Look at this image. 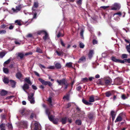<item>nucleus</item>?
Masks as SVG:
<instances>
[{"label":"nucleus","mask_w":130,"mask_h":130,"mask_svg":"<svg viewBox=\"0 0 130 130\" xmlns=\"http://www.w3.org/2000/svg\"><path fill=\"white\" fill-rule=\"evenodd\" d=\"M120 8L121 5L120 4L115 3L111 6V9L112 10H118Z\"/></svg>","instance_id":"nucleus-1"},{"label":"nucleus","mask_w":130,"mask_h":130,"mask_svg":"<svg viewBox=\"0 0 130 130\" xmlns=\"http://www.w3.org/2000/svg\"><path fill=\"white\" fill-rule=\"evenodd\" d=\"M39 80L43 85H48L49 86H51L52 85V84L50 82L45 81L41 78H39Z\"/></svg>","instance_id":"nucleus-2"},{"label":"nucleus","mask_w":130,"mask_h":130,"mask_svg":"<svg viewBox=\"0 0 130 130\" xmlns=\"http://www.w3.org/2000/svg\"><path fill=\"white\" fill-rule=\"evenodd\" d=\"M104 85H110L111 84L113 85V84H112V80L109 78H108L105 79H104Z\"/></svg>","instance_id":"nucleus-3"},{"label":"nucleus","mask_w":130,"mask_h":130,"mask_svg":"<svg viewBox=\"0 0 130 130\" xmlns=\"http://www.w3.org/2000/svg\"><path fill=\"white\" fill-rule=\"evenodd\" d=\"M122 83V80L119 78H116L114 80V84L116 85H120Z\"/></svg>","instance_id":"nucleus-4"},{"label":"nucleus","mask_w":130,"mask_h":130,"mask_svg":"<svg viewBox=\"0 0 130 130\" xmlns=\"http://www.w3.org/2000/svg\"><path fill=\"white\" fill-rule=\"evenodd\" d=\"M57 82L58 83L59 85H64L67 82L66 80L63 78L60 80L57 79Z\"/></svg>","instance_id":"nucleus-5"},{"label":"nucleus","mask_w":130,"mask_h":130,"mask_svg":"<svg viewBox=\"0 0 130 130\" xmlns=\"http://www.w3.org/2000/svg\"><path fill=\"white\" fill-rule=\"evenodd\" d=\"M21 9V7L20 5H19L16 7V9L13 8L12 9V10L14 12L17 13L19 11H20Z\"/></svg>","instance_id":"nucleus-6"},{"label":"nucleus","mask_w":130,"mask_h":130,"mask_svg":"<svg viewBox=\"0 0 130 130\" xmlns=\"http://www.w3.org/2000/svg\"><path fill=\"white\" fill-rule=\"evenodd\" d=\"M40 126L38 123L36 122L34 124L33 130H39Z\"/></svg>","instance_id":"nucleus-7"},{"label":"nucleus","mask_w":130,"mask_h":130,"mask_svg":"<svg viewBox=\"0 0 130 130\" xmlns=\"http://www.w3.org/2000/svg\"><path fill=\"white\" fill-rule=\"evenodd\" d=\"M23 90L26 93H27V92L26 90L28 89L29 88V86L28 84H27L25 83L23 85L22 87Z\"/></svg>","instance_id":"nucleus-8"},{"label":"nucleus","mask_w":130,"mask_h":130,"mask_svg":"<svg viewBox=\"0 0 130 130\" xmlns=\"http://www.w3.org/2000/svg\"><path fill=\"white\" fill-rule=\"evenodd\" d=\"M113 91H109L106 92L105 93V94L106 97H108L113 94Z\"/></svg>","instance_id":"nucleus-9"},{"label":"nucleus","mask_w":130,"mask_h":130,"mask_svg":"<svg viewBox=\"0 0 130 130\" xmlns=\"http://www.w3.org/2000/svg\"><path fill=\"white\" fill-rule=\"evenodd\" d=\"M112 60L113 61L115 62L122 63V60L117 59L115 57H112Z\"/></svg>","instance_id":"nucleus-10"},{"label":"nucleus","mask_w":130,"mask_h":130,"mask_svg":"<svg viewBox=\"0 0 130 130\" xmlns=\"http://www.w3.org/2000/svg\"><path fill=\"white\" fill-rule=\"evenodd\" d=\"M86 60V58L85 57L83 56L80 58L78 61V63H80L82 62H85Z\"/></svg>","instance_id":"nucleus-11"},{"label":"nucleus","mask_w":130,"mask_h":130,"mask_svg":"<svg viewBox=\"0 0 130 130\" xmlns=\"http://www.w3.org/2000/svg\"><path fill=\"white\" fill-rule=\"evenodd\" d=\"M110 113L111 116L112 121H113L115 118L116 114V113H115L114 111L112 110L111 111Z\"/></svg>","instance_id":"nucleus-12"},{"label":"nucleus","mask_w":130,"mask_h":130,"mask_svg":"<svg viewBox=\"0 0 130 130\" xmlns=\"http://www.w3.org/2000/svg\"><path fill=\"white\" fill-rule=\"evenodd\" d=\"M41 32H44L45 36L43 37V38L44 40H45L48 37V34L46 31L44 30H42L41 31Z\"/></svg>","instance_id":"nucleus-13"},{"label":"nucleus","mask_w":130,"mask_h":130,"mask_svg":"<svg viewBox=\"0 0 130 130\" xmlns=\"http://www.w3.org/2000/svg\"><path fill=\"white\" fill-rule=\"evenodd\" d=\"M39 6V4L37 2H34V6L32 7V10H35V8H37Z\"/></svg>","instance_id":"nucleus-14"},{"label":"nucleus","mask_w":130,"mask_h":130,"mask_svg":"<svg viewBox=\"0 0 130 130\" xmlns=\"http://www.w3.org/2000/svg\"><path fill=\"white\" fill-rule=\"evenodd\" d=\"M6 124L5 123H2L0 125V129L1 130H6Z\"/></svg>","instance_id":"nucleus-15"},{"label":"nucleus","mask_w":130,"mask_h":130,"mask_svg":"<svg viewBox=\"0 0 130 130\" xmlns=\"http://www.w3.org/2000/svg\"><path fill=\"white\" fill-rule=\"evenodd\" d=\"M94 101V96L92 95L90 96L89 102H93Z\"/></svg>","instance_id":"nucleus-16"},{"label":"nucleus","mask_w":130,"mask_h":130,"mask_svg":"<svg viewBox=\"0 0 130 130\" xmlns=\"http://www.w3.org/2000/svg\"><path fill=\"white\" fill-rule=\"evenodd\" d=\"M82 102L84 104L87 105H91L92 104L89 101H88L84 99L82 100Z\"/></svg>","instance_id":"nucleus-17"},{"label":"nucleus","mask_w":130,"mask_h":130,"mask_svg":"<svg viewBox=\"0 0 130 130\" xmlns=\"http://www.w3.org/2000/svg\"><path fill=\"white\" fill-rule=\"evenodd\" d=\"M7 92L4 90H2L0 94L2 96H4L7 94Z\"/></svg>","instance_id":"nucleus-18"},{"label":"nucleus","mask_w":130,"mask_h":130,"mask_svg":"<svg viewBox=\"0 0 130 130\" xmlns=\"http://www.w3.org/2000/svg\"><path fill=\"white\" fill-rule=\"evenodd\" d=\"M67 118L66 117L62 118H61V122L62 124H64L66 123Z\"/></svg>","instance_id":"nucleus-19"},{"label":"nucleus","mask_w":130,"mask_h":130,"mask_svg":"<svg viewBox=\"0 0 130 130\" xmlns=\"http://www.w3.org/2000/svg\"><path fill=\"white\" fill-rule=\"evenodd\" d=\"M122 120V118L120 116V115H119L117 117L116 120L115 121V122L116 123L117 122L121 121Z\"/></svg>","instance_id":"nucleus-20"},{"label":"nucleus","mask_w":130,"mask_h":130,"mask_svg":"<svg viewBox=\"0 0 130 130\" xmlns=\"http://www.w3.org/2000/svg\"><path fill=\"white\" fill-rule=\"evenodd\" d=\"M32 14L33 15V19H36L37 18V13L35 11V10H32Z\"/></svg>","instance_id":"nucleus-21"},{"label":"nucleus","mask_w":130,"mask_h":130,"mask_svg":"<svg viewBox=\"0 0 130 130\" xmlns=\"http://www.w3.org/2000/svg\"><path fill=\"white\" fill-rule=\"evenodd\" d=\"M16 76L17 78L20 79L22 77V75L20 72H19L17 73Z\"/></svg>","instance_id":"nucleus-22"},{"label":"nucleus","mask_w":130,"mask_h":130,"mask_svg":"<svg viewBox=\"0 0 130 130\" xmlns=\"http://www.w3.org/2000/svg\"><path fill=\"white\" fill-rule=\"evenodd\" d=\"M55 67L57 69H60L61 67V66L60 63H56L55 65Z\"/></svg>","instance_id":"nucleus-23"},{"label":"nucleus","mask_w":130,"mask_h":130,"mask_svg":"<svg viewBox=\"0 0 130 130\" xmlns=\"http://www.w3.org/2000/svg\"><path fill=\"white\" fill-rule=\"evenodd\" d=\"M24 80L26 82L28 83L30 85H31L32 84V83L31 82L29 78H26Z\"/></svg>","instance_id":"nucleus-24"},{"label":"nucleus","mask_w":130,"mask_h":130,"mask_svg":"<svg viewBox=\"0 0 130 130\" xmlns=\"http://www.w3.org/2000/svg\"><path fill=\"white\" fill-rule=\"evenodd\" d=\"M97 83L99 84H100L102 85H104V83L103 82L102 80L100 79L98 80L97 82Z\"/></svg>","instance_id":"nucleus-25"},{"label":"nucleus","mask_w":130,"mask_h":130,"mask_svg":"<svg viewBox=\"0 0 130 130\" xmlns=\"http://www.w3.org/2000/svg\"><path fill=\"white\" fill-rule=\"evenodd\" d=\"M3 82L5 84H8L9 83V80L8 78L6 77H4L3 79Z\"/></svg>","instance_id":"nucleus-26"},{"label":"nucleus","mask_w":130,"mask_h":130,"mask_svg":"<svg viewBox=\"0 0 130 130\" xmlns=\"http://www.w3.org/2000/svg\"><path fill=\"white\" fill-rule=\"evenodd\" d=\"M94 54L93 51V50H91L90 51L89 54V58H91L93 54Z\"/></svg>","instance_id":"nucleus-27"},{"label":"nucleus","mask_w":130,"mask_h":130,"mask_svg":"<svg viewBox=\"0 0 130 130\" xmlns=\"http://www.w3.org/2000/svg\"><path fill=\"white\" fill-rule=\"evenodd\" d=\"M34 93H31L30 95H29L28 97V100H30V99H32L33 98H34Z\"/></svg>","instance_id":"nucleus-28"},{"label":"nucleus","mask_w":130,"mask_h":130,"mask_svg":"<svg viewBox=\"0 0 130 130\" xmlns=\"http://www.w3.org/2000/svg\"><path fill=\"white\" fill-rule=\"evenodd\" d=\"M52 121L54 124H58V119L57 118L54 119Z\"/></svg>","instance_id":"nucleus-29"},{"label":"nucleus","mask_w":130,"mask_h":130,"mask_svg":"<svg viewBox=\"0 0 130 130\" xmlns=\"http://www.w3.org/2000/svg\"><path fill=\"white\" fill-rule=\"evenodd\" d=\"M54 117V116L52 115H50L48 116L49 120L51 121H52L53 120Z\"/></svg>","instance_id":"nucleus-30"},{"label":"nucleus","mask_w":130,"mask_h":130,"mask_svg":"<svg viewBox=\"0 0 130 130\" xmlns=\"http://www.w3.org/2000/svg\"><path fill=\"white\" fill-rule=\"evenodd\" d=\"M10 82L11 84L12 87H14L15 85V82L14 80H10Z\"/></svg>","instance_id":"nucleus-31"},{"label":"nucleus","mask_w":130,"mask_h":130,"mask_svg":"<svg viewBox=\"0 0 130 130\" xmlns=\"http://www.w3.org/2000/svg\"><path fill=\"white\" fill-rule=\"evenodd\" d=\"M56 52L57 53V55L59 56H60L61 55L62 56L63 55V53L62 51L58 52L57 51H56Z\"/></svg>","instance_id":"nucleus-32"},{"label":"nucleus","mask_w":130,"mask_h":130,"mask_svg":"<svg viewBox=\"0 0 130 130\" xmlns=\"http://www.w3.org/2000/svg\"><path fill=\"white\" fill-rule=\"evenodd\" d=\"M36 52L37 53H42V50L38 47L37 48Z\"/></svg>","instance_id":"nucleus-33"},{"label":"nucleus","mask_w":130,"mask_h":130,"mask_svg":"<svg viewBox=\"0 0 130 130\" xmlns=\"http://www.w3.org/2000/svg\"><path fill=\"white\" fill-rule=\"evenodd\" d=\"M126 48L127 52L130 54V43L129 45L126 46Z\"/></svg>","instance_id":"nucleus-34"},{"label":"nucleus","mask_w":130,"mask_h":130,"mask_svg":"<svg viewBox=\"0 0 130 130\" xmlns=\"http://www.w3.org/2000/svg\"><path fill=\"white\" fill-rule=\"evenodd\" d=\"M122 63H124V62H127L128 63H130V58L124 59L122 60Z\"/></svg>","instance_id":"nucleus-35"},{"label":"nucleus","mask_w":130,"mask_h":130,"mask_svg":"<svg viewBox=\"0 0 130 130\" xmlns=\"http://www.w3.org/2000/svg\"><path fill=\"white\" fill-rule=\"evenodd\" d=\"M24 56V55L23 53H19L18 54V56L20 57V58L21 59H22L23 58Z\"/></svg>","instance_id":"nucleus-36"},{"label":"nucleus","mask_w":130,"mask_h":130,"mask_svg":"<svg viewBox=\"0 0 130 130\" xmlns=\"http://www.w3.org/2000/svg\"><path fill=\"white\" fill-rule=\"evenodd\" d=\"M5 55V54L4 52H0V58H3Z\"/></svg>","instance_id":"nucleus-37"},{"label":"nucleus","mask_w":130,"mask_h":130,"mask_svg":"<svg viewBox=\"0 0 130 130\" xmlns=\"http://www.w3.org/2000/svg\"><path fill=\"white\" fill-rule=\"evenodd\" d=\"M4 72L8 74L9 73V70L8 69L6 68H4L3 69Z\"/></svg>","instance_id":"nucleus-38"},{"label":"nucleus","mask_w":130,"mask_h":130,"mask_svg":"<svg viewBox=\"0 0 130 130\" xmlns=\"http://www.w3.org/2000/svg\"><path fill=\"white\" fill-rule=\"evenodd\" d=\"M25 109H23L21 110L20 111V113L22 115H24V113L25 112Z\"/></svg>","instance_id":"nucleus-39"},{"label":"nucleus","mask_w":130,"mask_h":130,"mask_svg":"<svg viewBox=\"0 0 130 130\" xmlns=\"http://www.w3.org/2000/svg\"><path fill=\"white\" fill-rule=\"evenodd\" d=\"M45 112L46 114L48 116L50 115V112L49 110L47 108L45 109Z\"/></svg>","instance_id":"nucleus-40"},{"label":"nucleus","mask_w":130,"mask_h":130,"mask_svg":"<svg viewBox=\"0 0 130 130\" xmlns=\"http://www.w3.org/2000/svg\"><path fill=\"white\" fill-rule=\"evenodd\" d=\"M8 127L9 129L12 130L13 128L12 124L10 123L8 124Z\"/></svg>","instance_id":"nucleus-41"},{"label":"nucleus","mask_w":130,"mask_h":130,"mask_svg":"<svg viewBox=\"0 0 130 130\" xmlns=\"http://www.w3.org/2000/svg\"><path fill=\"white\" fill-rule=\"evenodd\" d=\"M72 63L70 62L66 63V66L68 67H72Z\"/></svg>","instance_id":"nucleus-42"},{"label":"nucleus","mask_w":130,"mask_h":130,"mask_svg":"<svg viewBox=\"0 0 130 130\" xmlns=\"http://www.w3.org/2000/svg\"><path fill=\"white\" fill-rule=\"evenodd\" d=\"M30 101V103L32 104H34L35 103V100H34V98H33L32 99H30L28 100Z\"/></svg>","instance_id":"nucleus-43"},{"label":"nucleus","mask_w":130,"mask_h":130,"mask_svg":"<svg viewBox=\"0 0 130 130\" xmlns=\"http://www.w3.org/2000/svg\"><path fill=\"white\" fill-rule=\"evenodd\" d=\"M15 23H17V24L19 26H21V22L19 20H17L15 21Z\"/></svg>","instance_id":"nucleus-44"},{"label":"nucleus","mask_w":130,"mask_h":130,"mask_svg":"<svg viewBox=\"0 0 130 130\" xmlns=\"http://www.w3.org/2000/svg\"><path fill=\"white\" fill-rule=\"evenodd\" d=\"M63 36L64 35L63 34H61L60 32H59L57 35V37L58 38H59L60 37H63Z\"/></svg>","instance_id":"nucleus-45"},{"label":"nucleus","mask_w":130,"mask_h":130,"mask_svg":"<svg viewBox=\"0 0 130 130\" xmlns=\"http://www.w3.org/2000/svg\"><path fill=\"white\" fill-rule=\"evenodd\" d=\"M79 46L80 48H83L84 47L85 45L83 43L80 42L79 43Z\"/></svg>","instance_id":"nucleus-46"},{"label":"nucleus","mask_w":130,"mask_h":130,"mask_svg":"<svg viewBox=\"0 0 130 130\" xmlns=\"http://www.w3.org/2000/svg\"><path fill=\"white\" fill-rule=\"evenodd\" d=\"M122 99L123 100H125L127 98V97L124 94L122 95L121 96Z\"/></svg>","instance_id":"nucleus-47"},{"label":"nucleus","mask_w":130,"mask_h":130,"mask_svg":"<svg viewBox=\"0 0 130 130\" xmlns=\"http://www.w3.org/2000/svg\"><path fill=\"white\" fill-rule=\"evenodd\" d=\"M48 101L49 103V104L51 106H52V100H51V98L50 97L49 98L48 100Z\"/></svg>","instance_id":"nucleus-48"},{"label":"nucleus","mask_w":130,"mask_h":130,"mask_svg":"<svg viewBox=\"0 0 130 130\" xmlns=\"http://www.w3.org/2000/svg\"><path fill=\"white\" fill-rule=\"evenodd\" d=\"M46 68L47 69H55V67L54 66H51L47 67Z\"/></svg>","instance_id":"nucleus-49"},{"label":"nucleus","mask_w":130,"mask_h":130,"mask_svg":"<svg viewBox=\"0 0 130 130\" xmlns=\"http://www.w3.org/2000/svg\"><path fill=\"white\" fill-rule=\"evenodd\" d=\"M82 0H78L76 2V3L78 5H81L82 4Z\"/></svg>","instance_id":"nucleus-50"},{"label":"nucleus","mask_w":130,"mask_h":130,"mask_svg":"<svg viewBox=\"0 0 130 130\" xmlns=\"http://www.w3.org/2000/svg\"><path fill=\"white\" fill-rule=\"evenodd\" d=\"M127 58V55L126 54H123L122 55V59H124Z\"/></svg>","instance_id":"nucleus-51"},{"label":"nucleus","mask_w":130,"mask_h":130,"mask_svg":"<svg viewBox=\"0 0 130 130\" xmlns=\"http://www.w3.org/2000/svg\"><path fill=\"white\" fill-rule=\"evenodd\" d=\"M75 123L79 125H81V124L80 121L79 120H76Z\"/></svg>","instance_id":"nucleus-52"},{"label":"nucleus","mask_w":130,"mask_h":130,"mask_svg":"<svg viewBox=\"0 0 130 130\" xmlns=\"http://www.w3.org/2000/svg\"><path fill=\"white\" fill-rule=\"evenodd\" d=\"M118 15L119 16H120L122 15V13L121 12H117L114 14L113 16H114L115 15Z\"/></svg>","instance_id":"nucleus-53"},{"label":"nucleus","mask_w":130,"mask_h":130,"mask_svg":"<svg viewBox=\"0 0 130 130\" xmlns=\"http://www.w3.org/2000/svg\"><path fill=\"white\" fill-rule=\"evenodd\" d=\"M60 42L61 45L63 47H65V44L63 42V41L62 40V39H60Z\"/></svg>","instance_id":"nucleus-54"},{"label":"nucleus","mask_w":130,"mask_h":130,"mask_svg":"<svg viewBox=\"0 0 130 130\" xmlns=\"http://www.w3.org/2000/svg\"><path fill=\"white\" fill-rule=\"evenodd\" d=\"M11 60V59H9L7 61H5L4 62V64H8L10 62Z\"/></svg>","instance_id":"nucleus-55"},{"label":"nucleus","mask_w":130,"mask_h":130,"mask_svg":"<svg viewBox=\"0 0 130 130\" xmlns=\"http://www.w3.org/2000/svg\"><path fill=\"white\" fill-rule=\"evenodd\" d=\"M6 32L5 30H0V34H5Z\"/></svg>","instance_id":"nucleus-56"},{"label":"nucleus","mask_w":130,"mask_h":130,"mask_svg":"<svg viewBox=\"0 0 130 130\" xmlns=\"http://www.w3.org/2000/svg\"><path fill=\"white\" fill-rule=\"evenodd\" d=\"M88 118L90 119H92L93 118V115L92 114L90 113L88 115Z\"/></svg>","instance_id":"nucleus-57"},{"label":"nucleus","mask_w":130,"mask_h":130,"mask_svg":"<svg viewBox=\"0 0 130 130\" xmlns=\"http://www.w3.org/2000/svg\"><path fill=\"white\" fill-rule=\"evenodd\" d=\"M1 117L2 120L5 119H6V116L4 115H1Z\"/></svg>","instance_id":"nucleus-58"},{"label":"nucleus","mask_w":130,"mask_h":130,"mask_svg":"<svg viewBox=\"0 0 130 130\" xmlns=\"http://www.w3.org/2000/svg\"><path fill=\"white\" fill-rule=\"evenodd\" d=\"M84 31L83 29H82L80 32V35L82 38H83V32Z\"/></svg>","instance_id":"nucleus-59"},{"label":"nucleus","mask_w":130,"mask_h":130,"mask_svg":"<svg viewBox=\"0 0 130 130\" xmlns=\"http://www.w3.org/2000/svg\"><path fill=\"white\" fill-rule=\"evenodd\" d=\"M29 112L28 111H25V112L24 113V115L25 116H27L29 115Z\"/></svg>","instance_id":"nucleus-60"},{"label":"nucleus","mask_w":130,"mask_h":130,"mask_svg":"<svg viewBox=\"0 0 130 130\" xmlns=\"http://www.w3.org/2000/svg\"><path fill=\"white\" fill-rule=\"evenodd\" d=\"M63 99H66L67 100H68L69 99V97L68 95L65 96L63 97Z\"/></svg>","instance_id":"nucleus-61"},{"label":"nucleus","mask_w":130,"mask_h":130,"mask_svg":"<svg viewBox=\"0 0 130 130\" xmlns=\"http://www.w3.org/2000/svg\"><path fill=\"white\" fill-rule=\"evenodd\" d=\"M88 80V79L87 77L83 78L82 79V81L84 82L87 81Z\"/></svg>","instance_id":"nucleus-62"},{"label":"nucleus","mask_w":130,"mask_h":130,"mask_svg":"<svg viewBox=\"0 0 130 130\" xmlns=\"http://www.w3.org/2000/svg\"><path fill=\"white\" fill-rule=\"evenodd\" d=\"M39 67L41 69H42V68H43L44 69H45L46 68L45 66H44L42 64H39Z\"/></svg>","instance_id":"nucleus-63"},{"label":"nucleus","mask_w":130,"mask_h":130,"mask_svg":"<svg viewBox=\"0 0 130 130\" xmlns=\"http://www.w3.org/2000/svg\"><path fill=\"white\" fill-rule=\"evenodd\" d=\"M81 89L82 87L80 86H78L76 88V89L78 91H79Z\"/></svg>","instance_id":"nucleus-64"}]
</instances>
